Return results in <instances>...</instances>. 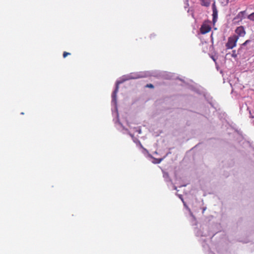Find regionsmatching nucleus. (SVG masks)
I'll return each mask as SVG.
<instances>
[{"instance_id":"nucleus-21","label":"nucleus","mask_w":254,"mask_h":254,"mask_svg":"<svg viewBox=\"0 0 254 254\" xmlns=\"http://www.w3.org/2000/svg\"><path fill=\"white\" fill-rule=\"evenodd\" d=\"M249 113H250V114L251 115V111H249Z\"/></svg>"},{"instance_id":"nucleus-6","label":"nucleus","mask_w":254,"mask_h":254,"mask_svg":"<svg viewBox=\"0 0 254 254\" xmlns=\"http://www.w3.org/2000/svg\"><path fill=\"white\" fill-rule=\"evenodd\" d=\"M246 11H242L238 13L237 16L234 18V20L242 21L245 18Z\"/></svg>"},{"instance_id":"nucleus-10","label":"nucleus","mask_w":254,"mask_h":254,"mask_svg":"<svg viewBox=\"0 0 254 254\" xmlns=\"http://www.w3.org/2000/svg\"><path fill=\"white\" fill-rule=\"evenodd\" d=\"M202 5L208 6L210 4V0H201Z\"/></svg>"},{"instance_id":"nucleus-1","label":"nucleus","mask_w":254,"mask_h":254,"mask_svg":"<svg viewBox=\"0 0 254 254\" xmlns=\"http://www.w3.org/2000/svg\"><path fill=\"white\" fill-rule=\"evenodd\" d=\"M150 73L149 72H136V73H131L130 74L125 75L121 77L119 80L116 81V88L114 91L112 95V114L114 116H116L117 119H114V123L116 125V127L117 129L121 131H122L123 133H128L130 136L132 137L133 141L136 143V144H138L141 148L142 149V153L144 154H148L147 150L144 148L140 141L137 139L135 138L133 135L129 133L127 129H126L123 126L122 124L119 121V114L117 110V93L118 92L119 90V84L122 83L124 81L131 79H137L138 78H142L144 77H146L150 75Z\"/></svg>"},{"instance_id":"nucleus-15","label":"nucleus","mask_w":254,"mask_h":254,"mask_svg":"<svg viewBox=\"0 0 254 254\" xmlns=\"http://www.w3.org/2000/svg\"><path fill=\"white\" fill-rule=\"evenodd\" d=\"M70 54L69 53L64 52L63 54V57L64 58H65L67 55H69Z\"/></svg>"},{"instance_id":"nucleus-2","label":"nucleus","mask_w":254,"mask_h":254,"mask_svg":"<svg viewBox=\"0 0 254 254\" xmlns=\"http://www.w3.org/2000/svg\"><path fill=\"white\" fill-rule=\"evenodd\" d=\"M238 40V36L236 35H233L229 37L225 46L227 49H232L236 46L237 42Z\"/></svg>"},{"instance_id":"nucleus-3","label":"nucleus","mask_w":254,"mask_h":254,"mask_svg":"<svg viewBox=\"0 0 254 254\" xmlns=\"http://www.w3.org/2000/svg\"><path fill=\"white\" fill-rule=\"evenodd\" d=\"M178 196L179 197V198L182 200L184 203V205L186 208V209L188 210L190 215V221L192 225H196V219L195 217L192 214L190 209L188 207V206L187 205L186 203L185 202V201L183 200V198L182 197V195L181 194H177Z\"/></svg>"},{"instance_id":"nucleus-13","label":"nucleus","mask_w":254,"mask_h":254,"mask_svg":"<svg viewBox=\"0 0 254 254\" xmlns=\"http://www.w3.org/2000/svg\"><path fill=\"white\" fill-rule=\"evenodd\" d=\"M248 18L250 20H252V21H254V12H253V13H251V14H250V15L248 16Z\"/></svg>"},{"instance_id":"nucleus-19","label":"nucleus","mask_w":254,"mask_h":254,"mask_svg":"<svg viewBox=\"0 0 254 254\" xmlns=\"http://www.w3.org/2000/svg\"><path fill=\"white\" fill-rule=\"evenodd\" d=\"M174 189L175 190H177V188L175 186H174Z\"/></svg>"},{"instance_id":"nucleus-18","label":"nucleus","mask_w":254,"mask_h":254,"mask_svg":"<svg viewBox=\"0 0 254 254\" xmlns=\"http://www.w3.org/2000/svg\"><path fill=\"white\" fill-rule=\"evenodd\" d=\"M206 210V207H204L203 208L202 213H204V211Z\"/></svg>"},{"instance_id":"nucleus-8","label":"nucleus","mask_w":254,"mask_h":254,"mask_svg":"<svg viewBox=\"0 0 254 254\" xmlns=\"http://www.w3.org/2000/svg\"><path fill=\"white\" fill-rule=\"evenodd\" d=\"M148 156L152 159V160L151 161L152 163H155V164H158V163H160L162 160H163L162 158H161V159H156V158H153L152 157L151 155H149L148 154Z\"/></svg>"},{"instance_id":"nucleus-5","label":"nucleus","mask_w":254,"mask_h":254,"mask_svg":"<svg viewBox=\"0 0 254 254\" xmlns=\"http://www.w3.org/2000/svg\"><path fill=\"white\" fill-rule=\"evenodd\" d=\"M211 30L210 26L206 23H204L202 25L200 29V31L201 34H204L208 32H209Z\"/></svg>"},{"instance_id":"nucleus-17","label":"nucleus","mask_w":254,"mask_h":254,"mask_svg":"<svg viewBox=\"0 0 254 254\" xmlns=\"http://www.w3.org/2000/svg\"><path fill=\"white\" fill-rule=\"evenodd\" d=\"M146 87H150V88H153V85L152 84H147L146 85Z\"/></svg>"},{"instance_id":"nucleus-4","label":"nucleus","mask_w":254,"mask_h":254,"mask_svg":"<svg viewBox=\"0 0 254 254\" xmlns=\"http://www.w3.org/2000/svg\"><path fill=\"white\" fill-rule=\"evenodd\" d=\"M235 32L237 34L236 36H238V38L239 37H244L246 34L245 28L242 26L238 27L235 30Z\"/></svg>"},{"instance_id":"nucleus-7","label":"nucleus","mask_w":254,"mask_h":254,"mask_svg":"<svg viewBox=\"0 0 254 254\" xmlns=\"http://www.w3.org/2000/svg\"><path fill=\"white\" fill-rule=\"evenodd\" d=\"M212 10H213V14H212L213 21L214 22H215L216 19L217 18V15H218V12H217L216 7L215 6V2H214L212 5Z\"/></svg>"},{"instance_id":"nucleus-14","label":"nucleus","mask_w":254,"mask_h":254,"mask_svg":"<svg viewBox=\"0 0 254 254\" xmlns=\"http://www.w3.org/2000/svg\"><path fill=\"white\" fill-rule=\"evenodd\" d=\"M251 42V40H246L243 44L241 45V47L240 48L241 49L242 48V47L244 46H246L248 44H249Z\"/></svg>"},{"instance_id":"nucleus-20","label":"nucleus","mask_w":254,"mask_h":254,"mask_svg":"<svg viewBox=\"0 0 254 254\" xmlns=\"http://www.w3.org/2000/svg\"><path fill=\"white\" fill-rule=\"evenodd\" d=\"M21 114L23 115V114H24V113H23V112H22V113H21Z\"/></svg>"},{"instance_id":"nucleus-11","label":"nucleus","mask_w":254,"mask_h":254,"mask_svg":"<svg viewBox=\"0 0 254 254\" xmlns=\"http://www.w3.org/2000/svg\"><path fill=\"white\" fill-rule=\"evenodd\" d=\"M195 234L197 236H206V234H203V233H201L199 230H195Z\"/></svg>"},{"instance_id":"nucleus-9","label":"nucleus","mask_w":254,"mask_h":254,"mask_svg":"<svg viewBox=\"0 0 254 254\" xmlns=\"http://www.w3.org/2000/svg\"><path fill=\"white\" fill-rule=\"evenodd\" d=\"M241 50V48L239 49L237 53L236 52V51L235 50L232 51V53L231 54V56L232 57H233L234 58L236 59L237 57L238 54H239V53L240 52Z\"/></svg>"},{"instance_id":"nucleus-16","label":"nucleus","mask_w":254,"mask_h":254,"mask_svg":"<svg viewBox=\"0 0 254 254\" xmlns=\"http://www.w3.org/2000/svg\"><path fill=\"white\" fill-rule=\"evenodd\" d=\"M136 131H137L139 134H140L141 133V130L140 128H138V127L136 128Z\"/></svg>"},{"instance_id":"nucleus-12","label":"nucleus","mask_w":254,"mask_h":254,"mask_svg":"<svg viewBox=\"0 0 254 254\" xmlns=\"http://www.w3.org/2000/svg\"><path fill=\"white\" fill-rule=\"evenodd\" d=\"M163 177L166 182L170 181L169 178V175L167 173L163 172Z\"/></svg>"}]
</instances>
